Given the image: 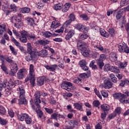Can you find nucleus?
Wrapping results in <instances>:
<instances>
[{"mask_svg": "<svg viewBox=\"0 0 129 129\" xmlns=\"http://www.w3.org/2000/svg\"><path fill=\"white\" fill-rule=\"evenodd\" d=\"M80 17L84 21H87L88 20V16L86 14H82L80 15Z\"/></svg>", "mask_w": 129, "mask_h": 129, "instance_id": "338daca9", "label": "nucleus"}, {"mask_svg": "<svg viewBox=\"0 0 129 129\" xmlns=\"http://www.w3.org/2000/svg\"><path fill=\"white\" fill-rule=\"evenodd\" d=\"M35 57V53L29 52L28 53V55L25 56V60L27 61V62H30L33 60V58Z\"/></svg>", "mask_w": 129, "mask_h": 129, "instance_id": "bb28decb", "label": "nucleus"}, {"mask_svg": "<svg viewBox=\"0 0 129 129\" xmlns=\"http://www.w3.org/2000/svg\"><path fill=\"white\" fill-rule=\"evenodd\" d=\"M69 18L70 20L72 21V22H74V21L76 20V17H75V15H74V14L73 13L70 14V15L69 16Z\"/></svg>", "mask_w": 129, "mask_h": 129, "instance_id": "603ef678", "label": "nucleus"}, {"mask_svg": "<svg viewBox=\"0 0 129 129\" xmlns=\"http://www.w3.org/2000/svg\"><path fill=\"white\" fill-rule=\"evenodd\" d=\"M45 68L48 71H51L52 72H54V71H56V69H57L58 67V65L57 64H52L51 66L46 65L44 66Z\"/></svg>", "mask_w": 129, "mask_h": 129, "instance_id": "dca6fc26", "label": "nucleus"}, {"mask_svg": "<svg viewBox=\"0 0 129 129\" xmlns=\"http://www.w3.org/2000/svg\"><path fill=\"white\" fill-rule=\"evenodd\" d=\"M101 108L104 112H108V111H109V109H110V106L109 105L106 104H103L101 105Z\"/></svg>", "mask_w": 129, "mask_h": 129, "instance_id": "a878e982", "label": "nucleus"}, {"mask_svg": "<svg viewBox=\"0 0 129 129\" xmlns=\"http://www.w3.org/2000/svg\"><path fill=\"white\" fill-rule=\"evenodd\" d=\"M103 87L105 89H109L112 87V82L110 81V80H107L104 81Z\"/></svg>", "mask_w": 129, "mask_h": 129, "instance_id": "4468645a", "label": "nucleus"}, {"mask_svg": "<svg viewBox=\"0 0 129 129\" xmlns=\"http://www.w3.org/2000/svg\"><path fill=\"white\" fill-rule=\"evenodd\" d=\"M44 110L49 114H52V113H53V112H54V111L53 110V109L52 108H48L47 107H45Z\"/></svg>", "mask_w": 129, "mask_h": 129, "instance_id": "6e6d98bb", "label": "nucleus"}, {"mask_svg": "<svg viewBox=\"0 0 129 129\" xmlns=\"http://www.w3.org/2000/svg\"><path fill=\"white\" fill-rule=\"evenodd\" d=\"M109 59L111 62H115L117 60V55L114 52H111L109 54Z\"/></svg>", "mask_w": 129, "mask_h": 129, "instance_id": "4be33fe9", "label": "nucleus"}, {"mask_svg": "<svg viewBox=\"0 0 129 129\" xmlns=\"http://www.w3.org/2000/svg\"><path fill=\"white\" fill-rule=\"evenodd\" d=\"M30 11H31V9L28 7H24L21 9V12L22 14H29Z\"/></svg>", "mask_w": 129, "mask_h": 129, "instance_id": "a19ab883", "label": "nucleus"}, {"mask_svg": "<svg viewBox=\"0 0 129 129\" xmlns=\"http://www.w3.org/2000/svg\"><path fill=\"white\" fill-rule=\"evenodd\" d=\"M125 95L122 94L121 96L119 98V100L120 102L121 103H124V102L125 101V98H126Z\"/></svg>", "mask_w": 129, "mask_h": 129, "instance_id": "49530a36", "label": "nucleus"}, {"mask_svg": "<svg viewBox=\"0 0 129 129\" xmlns=\"http://www.w3.org/2000/svg\"><path fill=\"white\" fill-rule=\"evenodd\" d=\"M73 86V84L70 82L63 81L61 83V88L62 89H65L68 87H72Z\"/></svg>", "mask_w": 129, "mask_h": 129, "instance_id": "ddd939ff", "label": "nucleus"}, {"mask_svg": "<svg viewBox=\"0 0 129 129\" xmlns=\"http://www.w3.org/2000/svg\"><path fill=\"white\" fill-rule=\"evenodd\" d=\"M26 70L20 69L17 73V77L18 79H23L25 77V73H26Z\"/></svg>", "mask_w": 129, "mask_h": 129, "instance_id": "2eb2a0df", "label": "nucleus"}, {"mask_svg": "<svg viewBox=\"0 0 129 129\" xmlns=\"http://www.w3.org/2000/svg\"><path fill=\"white\" fill-rule=\"evenodd\" d=\"M50 102L51 104H55L56 103V99L53 96L50 97Z\"/></svg>", "mask_w": 129, "mask_h": 129, "instance_id": "69168bd1", "label": "nucleus"}, {"mask_svg": "<svg viewBox=\"0 0 129 129\" xmlns=\"http://www.w3.org/2000/svg\"><path fill=\"white\" fill-rule=\"evenodd\" d=\"M17 117L19 120L24 121V120H26V119L29 117V114L27 113H22L20 115H18Z\"/></svg>", "mask_w": 129, "mask_h": 129, "instance_id": "6ab92c4d", "label": "nucleus"}, {"mask_svg": "<svg viewBox=\"0 0 129 129\" xmlns=\"http://www.w3.org/2000/svg\"><path fill=\"white\" fill-rule=\"evenodd\" d=\"M0 113L1 114H6V109L3 106H0Z\"/></svg>", "mask_w": 129, "mask_h": 129, "instance_id": "052dcab7", "label": "nucleus"}, {"mask_svg": "<svg viewBox=\"0 0 129 129\" xmlns=\"http://www.w3.org/2000/svg\"><path fill=\"white\" fill-rule=\"evenodd\" d=\"M106 59V55L104 54H102L100 55L99 58L97 60V64L99 66L100 69H102L104 66L103 61Z\"/></svg>", "mask_w": 129, "mask_h": 129, "instance_id": "20e7f679", "label": "nucleus"}, {"mask_svg": "<svg viewBox=\"0 0 129 129\" xmlns=\"http://www.w3.org/2000/svg\"><path fill=\"white\" fill-rule=\"evenodd\" d=\"M76 28L78 31H80V32H83V33L85 34H87V33H88V30H89L88 27L80 23L76 24Z\"/></svg>", "mask_w": 129, "mask_h": 129, "instance_id": "39448f33", "label": "nucleus"}, {"mask_svg": "<svg viewBox=\"0 0 129 129\" xmlns=\"http://www.w3.org/2000/svg\"><path fill=\"white\" fill-rule=\"evenodd\" d=\"M82 79H81L79 77L74 80V83H76L77 84H80V83H82Z\"/></svg>", "mask_w": 129, "mask_h": 129, "instance_id": "5fc2aeb1", "label": "nucleus"}, {"mask_svg": "<svg viewBox=\"0 0 129 129\" xmlns=\"http://www.w3.org/2000/svg\"><path fill=\"white\" fill-rule=\"evenodd\" d=\"M110 71H111V72H113L114 73H119V69H118L117 67L110 66Z\"/></svg>", "mask_w": 129, "mask_h": 129, "instance_id": "e433bc0d", "label": "nucleus"}, {"mask_svg": "<svg viewBox=\"0 0 129 129\" xmlns=\"http://www.w3.org/2000/svg\"><path fill=\"white\" fill-rule=\"evenodd\" d=\"M5 60L7 61L8 63L12 64L13 63H14V60H13V59L12 58L11 56H9L7 55H3L2 54H0V61L1 62H3V63H5Z\"/></svg>", "mask_w": 129, "mask_h": 129, "instance_id": "6e6552de", "label": "nucleus"}, {"mask_svg": "<svg viewBox=\"0 0 129 129\" xmlns=\"http://www.w3.org/2000/svg\"><path fill=\"white\" fill-rule=\"evenodd\" d=\"M27 51L28 53H35L34 51L32 50V45L30 43H27Z\"/></svg>", "mask_w": 129, "mask_h": 129, "instance_id": "de8ad7c7", "label": "nucleus"}, {"mask_svg": "<svg viewBox=\"0 0 129 129\" xmlns=\"http://www.w3.org/2000/svg\"><path fill=\"white\" fill-rule=\"evenodd\" d=\"M43 36L44 38H50V37H56V36H58V34L51 33L49 31H45L43 33Z\"/></svg>", "mask_w": 129, "mask_h": 129, "instance_id": "5701e85b", "label": "nucleus"}, {"mask_svg": "<svg viewBox=\"0 0 129 129\" xmlns=\"http://www.w3.org/2000/svg\"><path fill=\"white\" fill-rule=\"evenodd\" d=\"M122 15H123V11H122V10L119 11L116 15V18L117 19V20H120V19H121Z\"/></svg>", "mask_w": 129, "mask_h": 129, "instance_id": "c03bdc74", "label": "nucleus"}, {"mask_svg": "<svg viewBox=\"0 0 129 129\" xmlns=\"http://www.w3.org/2000/svg\"><path fill=\"white\" fill-rule=\"evenodd\" d=\"M120 82L119 86H121V87H123L124 85H126L129 83V81L127 80H120Z\"/></svg>", "mask_w": 129, "mask_h": 129, "instance_id": "79ce46f5", "label": "nucleus"}, {"mask_svg": "<svg viewBox=\"0 0 129 129\" xmlns=\"http://www.w3.org/2000/svg\"><path fill=\"white\" fill-rule=\"evenodd\" d=\"M17 93L19 95V99H18V103L20 105L22 104H27L28 102L27 99H26L25 95V90L23 87H19L17 89Z\"/></svg>", "mask_w": 129, "mask_h": 129, "instance_id": "f257e3e1", "label": "nucleus"}, {"mask_svg": "<svg viewBox=\"0 0 129 129\" xmlns=\"http://www.w3.org/2000/svg\"><path fill=\"white\" fill-rule=\"evenodd\" d=\"M10 9L12 12H17V6L15 4H11L10 6Z\"/></svg>", "mask_w": 129, "mask_h": 129, "instance_id": "0e129e2a", "label": "nucleus"}, {"mask_svg": "<svg viewBox=\"0 0 129 129\" xmlns=\"http://www.w3.org/2000/svg\"><path fill=\"white\" fill-rule=\"evenodd\" d=\"M1 68L2 69L3 71H4L5 74H9V71L8 70V68L6 66L5 62L1 61Z\"/></svg>", "mask_w": 129, "mask_h": 129, "instance_id": "c85d7f7f", "label": "nucleus"}, {"mask_svg": "<svg viewBox=\"0 0 129 129\" xmlns=\"http://www.w3.org/2000/svg\"><path fill=\"white\" fill-rule=\"evenodd\" d=\"M70 7H71V4L70 3H66L64 5V7L62 10L63 13L67 12L68 10L70 9Z\"/></svg>", "mask_w": 129, "mask_h": 129, "instance_id": "4c0bfd02", "label": "nucleus"}, {"mask_svg": "<svg viewBox=\"0 0 129 129\" xmlns=\"http://www.w3.org/2000/svg\"><path fill=\"white\" fill-rule=\"evenodd\" d=\"M32 121H33V120L32 119V117H30V116H28L26 120H25L26 124H31Z\"/></svg>", "mask_w": 129, "mask_h": 129, "instance_id": "3c124183", "label": "nucleus"}, {"mask_svg": "<svg viewBox=\"0 0 129 129\" xmlns=\"http://www.w3.org/2000/svg\"><path fill=\"white\" fill-rule=\"evenodd\" d=\"M101 93L103 97L106 98L108 96V93L106 90L101 91Z\"/></svg>", "mask_w": 129, "mask_h": 129, "instance_id": "e2e57ef3", "label": "nucleus"}, {"mask_svg": "<svg viewBox=\"0 0 129 129\" xmlns=\"http://www.w3.org/2000/svg\"><path fill=\"white\" fill-rule=\"evenodd\" d=\"M9 47L12 54H13V55H14L15 56H16L17 51H16V49H15V48L12 45H10Z\"/></svg>", "mask_w": 129, "mask_h": 129, "instance_id": "4d7b16f0", "label": "nucleus"}, {"mask_svg": "<svg viewBox=\"0 0 129 129\" xmlns=\"http://www.w3.org/2000/svg\"><path fill=\"white\" fill-rule=\"evenodd\" d=\"M21 34L22 36L20 38V42L21 43H27L28 39L27 38H30V39H35L36 35L33 33H29L26 30L21 31Z\"/></svg>", "mask_w": 129, "mask_h": 129, "instance_id": "f03ea898", "label": "nucleus"}, {"mask_svg": "<svg viewBox=\"0 0 129 129\" xmlns=\"http://www.w3.org/2000/svg\"><path fill=\"white\" fill-rule=\"evenodd\" d=\"M37 55L38 56H40V57H43L44 58L48 55V51L46 49H42L38 52Z\"/></svg>", "mask_w": 129, "mask_h": 129, "instance_id": "cd10ccee", "label": "nucleus"}, {"mask_svg": "<svg viewBox=\"0 0 129 129\" xmlns=\"http://www.w3.org/2000/svg\"><path fill=\"white\" fill-rule=\"evenodd\" d=\"M11 40L12 42L19 48L20 51L22 52H24V51H25V48H24V47L21 46V43H20V42H19L16 39L12 37H11Z\"/></svg>", "mask_w": 129, "mask_h": 129, "instance_id": "f8f14e48", "label": "nucleus"}, {"mask_svg": "<svg viewBox=\"0 0 129 129\" xmlns=\"http://www.w3.org/2000/svg\"><path fill=\"white\" fill-rule=\"evenodd\" d=\"M29 79H34L35 78V73H29V76L27 77Z\"/></svg>", "mask_w": 129, "mask_h": 129, "instance_id": "774afa93", "label": "nucleus"}, {"mask_svg": "<svg viewBox=\"0 0 129 129\" xmlns=\"http://www.w3.org/2000/svg\"><path fill=\"white\" fill-rule=\"evenodd\" d=\"M88 38V35L83 34L79 36L80 40H84Z\"/></svg>", "mask_w": 129, "mask_h": 129, "instance_id": "09e8293b", "label": "nucleus"}, {"mask_svg": "<svg viewBox=\"0 0 129 129\" xmlns=\"http://www.w3.org/2000/svg\"><path fill=\"white\" fill-rule=\"evenodd\" d=\"M63 8V4L62 3H58L57 4H55L53 6V9L55 11H60L61 9Z\"/></svg>", "mask_w": 129, "mask_h": 129, "instance_id": "f704fd0d", "label": "nucleus"}, {"mask_svg": "<svg viewBox=\"0 0 129 129\" xmlns=\"http://www.w3.org/2000/svg\"><path fill=\"white\" fill-rule=\"evenodd\" d=\"M74 108L78 110H82L83 108V103L80 102L74 103Z\"/></svg>", "mask_w": 129, "mask_h": 129, "instance_id": "b1692460", "label": "nucleus"}, {"mask_svg": "<svg viewBox=\"0 0 129 129\" xmlns=\"http://www.w3.org/2000/svg\"><path fill=\"white\" fill-rule=\"evenodd\" d=\"M8 113L10 117H12V118L15 116V113L12 109H10L8 110Z\"/></svg>", "mask_w": 129, "mask_h": 129, "instance_id": "13d9d810", "label": "nucleus"}, {"mask_svg": "<svg viewBox=\"0 0 129 129\" xmlns=\"http://www.w3.org/2000/svg\"><path fill=\"white\" fill-rule=\"evenodd\" d=\"M81 54L84 57H89V55H90V50L86 47L82 51H81Z\"/></svg>", "mask_w": 129, "mask_h": 129, "instance_id": "393cba45", "label": "nucleus"}, {"mask_svg": "<svg viewBox=\"0 0 129 129\" xmlns=\"http://www.w3.org/2000/svg\"><path fill=\"white\" fill-rule=\"evenodd\" d=\"M122 95V93H115L113 94V97H114L115 99H119Z\"/></svg>", "mask_w": 129, "mask_h": 129, "instance_id": "a18cd8bd", "label": "nucleus"}, {"mask_svg": "<svg viewBox=\"0 0 129 129\" xmlns=\"http://www.w3.org/2000/svg\"><path fill=\"white\" fill-rule=\"evenodd\" d=\"M109 77L111 79L112 82L113 83H117V78L115 77V76L113 74H110L109 75Z\"/></svg>", "mask_w": 129, "mask_h": 129, "instance_id": "ea45409f", "label": "nucleus"}, {"mask_svg": "<svg viewBox=\"0 0 129 129\" xmlns=\"http://www.w3.org/2000/svg\"><path fill=\"white\" fill-rule=\"evenodd\" d=\"M40 108H37V109L35 108V110H36V112L37 114V116L39 117V118H42L43 113V111L40 110Z\"/></svg>", "mask_w": 129, "mask_h": 129, "instance_id": "58836bf2", "label": "nucleus"}, {"mask_svg": "<svg viewBox=\"0 0 129 129\" xmlns=\"http://www.w3.org/2000/svg\"><path fill=\"white\" fill-rule=\"evenodd\" d=\"M127 65V62L124 61L123 62H120L119 63V66L120 68H121L122 69H123V68H124V67H126Z\"/></svg>", "mask_w": 129, "mask_h": 129, "instance_id": "864d4df0", "label": "nucleus"}, {"mask_svg": "<svg viewBox=\"0 0 129 129\" xmlns=\"http://www.w3.org/2000/svg\"><path fill=\"white\" fill-rule=\"evenodd\" d=\"M11 72L10 73V75L11 76H15V74L18 72L19 70V68L18 67V64L16 63H11L10 65Z\"/></svg>", "mask_w": 129, "mask_h": 129, "instance_id": "0eeeda50", "label": "nucleus"}, {"mask_svg": "<svg viewBox=\"0 0 129 129\" xmlns=\"http://www.w3.org/2000/svg\"><path fill=\"white\" fill-rule=\"evenodd\" d=\"M87 71V73L80 74L79 75V77L81 79L82 78V79H84V78H89V77H90V71L88 70V71Z\"/></svg>", "mask_w": 129, "mask_h": 129, "instance_id": "aec40b11", "label": "nucleus"}, {"mask_svg": "<svg viewBox=\"0 0 129 129\" xmlns=\"http://www.w3.org/2000/svg\"><path fill=\"white\" fill-rule=\"evenodd\" d=\"M129 0H121L120 2V7L122 8V7H124L128 5Z\"/></svg>", "mask_w": 129, "mask_h": 129, "instance_id": "37998d69", "label": "nucleus"}, {"mask_svg": "<svg viewBox=\"0 0 129 129\" xmlns=\"http://www.w3.org/2000/svg\"><path fill=\"white\" fill-rule=\"evenodd\" d=\"M60 26H61L60 22L58 20L55 19L54 21H52L50 27L51 29H56V28L60 27Z\"/></svg>", "mask_w": 129, "mask_h": 129, "instance_id": "a211bd4d", "label": "nucleus"}, {"mask_svg": "<svg viewBox=\"0 0 129 129\" xmlns=\"http://www.w3.org/2000/svg\"><path fill=\"white\" fill-rule=\"evenodd\" d=\"M38 43L40 45H43V46H45V45H48L50 43V41L47 39H42L38 40Z\"/></svg>", "mask_w": 129, "mask_h": 129, "instance_id": "72a5a7b5", "label": "nucleus"}, {"mask_svg": "<svg viewBox=\"0 0 129 129\" xmlns=\"http://www.w3.org/2000/svg\"><path fill=\"white\" fill-rule=\"evenodd\" d=\"M8 83V81L7 80H4L3 83L0 84V97H2L3 93H2V90H3V88H5L7 87V84Z\"/></svg>", "mask_w": 129, "mask_h": 129, "instance_id": "c756f323", "label": "nucleus"}, {"mask_svg": "<svg viewBox=\"0 0 129 129\" xmlns=\"http://www.w3.org/2000/svg\"><path fill=\"white\" fill-rule=\"evenodd\" d=\"M91 45L96 51H103V47H102V45L97 40L92 41L91 42Z\"/></svg>", "mask_w": 129, "mask_h": 129, "instance_id": "423d86ee", "label": "nucleus"}, {"mask_svg": "<svg viewBox=\"0 0 129 129\" xmlns=\"http://www.w3.org/2000/svg\"><path fill=\"white\" fill-rule=\"evenodd\" d=\"M26 20L27 21L28 25L32 27H35L36 24H35V21H34V19L30 18H27L26 19Z\"/></svg>", "mask_w": 129, "mask_h": 129, "instance_id": "2f4dec72", "label": "nucleus"}, {"mask_svg": "<svg viewBox=\"0 0 129 129\" xmlns=\"http://www.w3.org/2000/svg\"><path fill=\"white\" fill-rule=\"evenodd\" d=\"M58 114L57 113H52L51 115V118L53 119H55V120H58Z\"/></svg>", "mask_w": 129, "mask_h": 129, "instance_id": "bf43d9fd", "label": "nucleus"}, {"mask_svg": "<svg viewBox=\"0 0 129 129\" xmlns=\"http://www.w3.org/2000/svg\"><path fill=\"white\" fill-rule=\"evenodd\" d=\"M93 105L95 107H98L99 108V106L100 105V102L98 100H95L93 102Z\"/></svg>", "mask_w": 129, "mask_h": 129, "instance_id": "8fccbe9b", "label": "nucleus"}, {"mask_svg": "<svg viewBox=\"0 0 129 129\" xmlns=\"http://www.w3.org/2000/svg\"><path fill=\"white\" fill-rule=\"evenodd\" d=\"M86 48V43L80 41H78L77 42V48L80 51H82Z\"/></svg>", "mask_w": 129, "mask_h": 129, "instance_id": "9b49d317", "label": "nucleus"}, {"mask_svg": "<svg viewBox=\"0 0 129 129\" xmlns=\"http://www.w3.org/2000/svg\"><path fill=\"white\" fill-rule=\"evenodd\" d=\"M40 97H41L40 92H36L34 95V99L35 105L37 106V108H41V106H40L41 99H40Z\"/></svg>", "mask_w": 129, "mask_h": 129, "instance_id": "7ed1b4c3", "label": "nucleus"}, {"mask_svg": "<svg viewBox=\"0 0 129 129\" xmlns=\"http://www.w3.org/2000/svg\"><path fill=\"white\" fill-rule=\"evenodd\" d=\"M44 81H45V77H40L37 79V85L39 86H42L44 84Z\"/></svg>", "mask_w": 129, "mask_h": 129, "instance_id": "7c9ffc66", "label": "nucleus"}, {"mask_svg": "<svg viewBox=\"0 0 129 129\" xmlns=\"http://www.w3.org/2000/svg\"><path fill=\"white\" fill-rule=\"evenodd\" d=\"M126 44H123L122 43H119L118 45V51L119 52H120L121 53H123V50L124 49V48H125V46Z\"/></svg>", "mask_w": 129, "mask_h": 129, "instance_id": "473e14b6", "label": "nucleus"}, {"mask_svg": "<svg viewBox=\"0 0 129 129\" xmlns=\"http://www.w3.org/2000/svg\"><path fill=\"white\" fill-rule=\"evenodd\" d=\"M100 33L103 37H105L106 38H108V37H109V34L103 29H100Z\"/></svg>", "mask_w": 129, "mask_h": 129, "instance_id": "c9c22d12", "label": "nucleus"}, {"mask_svg": "<svg viewBox=\"0 0 129 129\" xmlns=\"http://www.w3.org/2000/svg\"><path fill=\"white\" fill-rule=\"evenodd\" d=\"M79 64L84 71H88V70H89V68L86 66V65H87V62H86V60L82 59L80 60L79 62Z\"/></svg>", "mask_w": 129, "mask_h": 129, "instance_id": "9d476101", "label": "nucleus"}, {"mask_svg": "<svg viewBox=\"0 0 129 129\" xmlns=\"http://www.w3.org/2000/svg\"><path fill=\"white\" fill-rule=\"evenodd\" d=\"M70 126H66L65 129H74L76 125H78L77 120H71L69 122Z\"/></svg>", "mask_w": 129, "mask_h": 129, "instance_id": "1a4fd4ad", "label": "nucleus"}, {"mask_svg": "<svg viewBox=\"0 0 129 129\" xmlns=\"http://www.w3.org/2000/svg\"><path fill=\"white\" fill-rule=\"evenodd\" d=\"M29 73H35V68L33 64H31L29 67Z\"/></svg>", "mask_w": 129, "mask_h": 129, "instance_id": "680f3d73", "label": "nucleus"}, {"mask_svg": "<svg viewBox=\"0 0 129 129\" xmlns=\"http://www.w3.org/2000/svg\"><path fill=\"white\" fill-rule=\"evenodd\" d=\"M7 25L5 23H0V36L4 34V33L6 31Z\"/></svg>", "mask_w": 129, "mask_h": 129, "instance_id": "412c9836", "label": "nucleus"}, {"mask_svg": "<svg viewBox=\"0 0 129 129\" xmlns=\"http://www.w3.org/2000/svg\"><path fill=\"white\" fill-rule=\"evenodd\" d=\"M75 34V31L73 29H72L68 31L67 35L65 37L66 40L68 41V40H70L74 36V34Z\"/></svg>", "mask_w": 129, "mask_h": 129, "instance_id": "f3484780", "label": "nucleus"}]
</instances>
